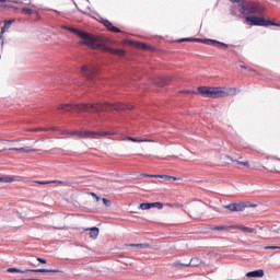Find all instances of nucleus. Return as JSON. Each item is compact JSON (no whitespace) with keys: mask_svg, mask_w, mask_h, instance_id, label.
Listing matches in <instances>:
<instances>
[{"mask_svg":"<svg viewBox=\"0 0 280 280\" xmlns=\"http://www.w3.org/2000/svg\"><path fill=\"white\" fill-rule=\"evenodd\" d=\"M58 110H67L68 113H82V110H93V113H104L112 110H135V105H127L124 103H72L60 104Z\"/></svg>","mask_w":280,"mask_h":280,"instance_id":"1","label":"nucleus"},{"mask_svg":"<svg viewBox=\"0 0 280 280\" xmlns=\"http://www.w3.org/2000/svg\"><path fill=\"white\" fill-rule=\"evenodd\" d=\"M62 30H67L71 32V34H75L82 42H79V45H84L85 47H90V49H104V51H108L109 54H114V56H126V50L119 48H110L100 36L93 35L86 31H82L80 28L62 25Z\"/></svg>","mask_w":280,"mask_h":280,"instance_id":"2","label":"nucleus"},{"mask_svg":"<svg viewBox=\"0 0 280 280\" xmlns=\"http://www.w3.org/2000/svg\"><path fill=\"white\" fill-rule=\"evenodd\" d=\"M231 3H238L241 14H261V5L246 0H230Z\"/></svg>","mask_w":280,"mask_h":280,"instance_id":"3","label":"nucleus"},{"mask_svg":"<svg viewBox=\"0 0 280 280\" xmlns=\"http://www.w3.org/2000/svg\"><path fill=\"white\" fill-rule=\"evenodd\" d=\"M245 21L247 25H256L258 27H270V25H272L273 27H280V24L277 21L268 20L266 18H260L257 15L246 16Z\"/></svg>","mask_w":280,"mask_h":280,"instance_id":"4","label":"nucleus"},{"mask_svg":"<svg viewBox=\"0 0 280 280\" xmlns=\"http://www.w3.org/2000/svg\"><path fill=\"white\" fill-rule=\"evenodd\" d=\"M81 73L86 78L89 84L92 86H100V77H97V68L93 66H83Z\"/></svg>","mask_w":280,"mask_h":280,"instance_id":"5","label":"nucleus"},{"mask_svg":"<svg viewBox=\"0 0 280 280\" xmlns=\"http://www.w3.org/2000/svg\"><path fill=\"white\" fill-rule=\"evenodd\" d=\"M197 93L203 97L219 98L222 95V86H198Z\"/></svg>","mask_w":280,"mask_h":280,"instance_id":"6","label":"nucleus"},{"mask_svg":"<svg viewBox=\"0 0 280 280\" xmlns=\"http://www.w3.org/2000/svg\"><path fill=\"white\" fill-rule=\"evenodd\" d=\"M72 137H81L82 139H97L98 137H108L110 135L109 131H82V130H72L70 132Z\"/></svg>","mask_w":280,"mask_h":280,"instance_id":"7","label":"nucleus"},{"mask_svg":"<svg viewBox=\"0 0 280 280\" xmlns=\"http://www.w3.org/2000/svg\"><path fill=\"white\" fill-rule=\"evenodd\" d=\"M255 207H257V205L250 203L249 201H243V202H238V203H230V205L223 206L224 209H228V211H231L232 213L242 212L248 208L255 209Z\"/></svg>","mask_w":280,"mask_h":280,"instance_id":"8","label":"nucleus"},{"mask_svg":"<svg viewBox=\"0 0 280 280\" xmlns=\"http://www.w3.org/2000/svg\"><path fill=\"white\" fill-rule=\"evenodd\" d=\"M139 209H141L142 211H148V209H163V202H142L140 203Z\"/></svg>","mask_w":280,"mask_h":280,"instance_id":"9","label":"nucleus"},{"mask_svg":"<svg viewBox=\"0 0 280 280\" xmlns=\"http://www.w3.org/2000/svg\"><path fill=\"white\" fill-rule=\"evenodd\" d=\"M200 264H201V261H200V259H198V258H192V259H190L188 262H186V264H183V262H180V261H177L176 262V269L177 270H180V268H189V266L190 267H192V268H196V266H200Z\"/></svg>","mask_w":280,"mask_h":280,"instance_id":"10","label":"nucleus"},{"mask_svg":"<svg viewBox=\"0 0 280 280\" xmlns=\"http://www.w3.org/2000/svg\"><path fill=\"white\" fill-rule=\"evenodd\" d=\"M13 23H14V19H12V20H4V26L1 28V33H0V42H1V47L2 48H3V45L5 43L3 34H5V32H8V30H10V27H12Z\"/></svg>","mask_w":280,"mask_h":280,"instance_id":"11","label":"nucleus"},{"mask_svg":"<svg viewBox=\"0 0 280 280\" xmlns=\"http://www.w3.org/2000/svg\"><path fill=\"white\" fill-rule=\"evenodd\" d=\"M237 93H240V89L237 88H224L221 86V94L219 95V97H229V95H237Z\"/></svg>","mask_w":280,"mask_h":280,"instance_id":"12","label":"nucleus"},{"mask_svg":"<svg viewBox=\"0 0 280 280\" xmlns=\"http://www.w3.org/2000/svg\"><path fill=\"white\" fill-rule=\"evenodd\" d=\"M102 23H103V25H104L105 27L108 28L109 32H114L115 34L121 33V28H119V27L113 25V22L103 19V20H102Z\"/></svg>","mask_w":280,"mask_h":280,"instance_id":"13","label":"nucleus"},{"mask_svg":"<svg viewBox=\"0 0 280 280\" xmlns=\"http://www.w3.org/2000/svg\"><path fill=\"white\" fill-rule=\"evenodd\" d=\"M177 43H203L205 45H207V38L186 37L177 39Z\"/></svg>","mask_w":280,"mask_h":280,"instance_id":"14","label":"nucleus"},{"mask_svg":"<svg viewBox=\"0 0 280 280\" xmlns=\"http://www.w3.org/2000/svg\"><path fill=\"white\" fill-rule=\"evenodd\" d=\"M246 277H248V279H261V277H264V269H258V270H254V271H248L246 273Z\"/></svg>","mask_w":280,"mask_h":280,"instance_id":"15","label":"nucleus"},{"mask_svg":"<svg viewBox=\"0 0 280 280\" xmlns=\"http://www.w3.org/2000/svg\"><path fill=\"white\" fill-rule=\"evenodd\" d=\"M206 45H219V47H223L224 49L229 48L228 44L222 43V42L217 40V39L206 38Z\"/></svg>","mask_w":280,"mask_h":280,"instance_id":"16","label":"nucleus"},{"mask_svg":"<svg viewBox=\"0 0 280 280\" xmlns=\"http://www.w3.org/2000/svg\"><path fill=\"white\" fill-rule=\"evenodd\" d=\"M136 47H138L139 49H144L148 51H154V47L145 44V43H141V42H136L135 43Z\"/></svg>","mask_w":280,"mask_h":280,"instance_id":"17","label":"nucleus"},{"mask_svg":"<svg viewBox=\"0 0 280 280\" xmlns=\"http://www.w3.org/2000/svg\"><path fill=\"white\" fill-rule=\"evenodd\" d=\"M88 231H90V237L92 240H97V237L100 235V228H97V226L90 228V229H88Z\"/></svg>","mask_w":280,"mask_h":280,"instance_id":"18","label":"nucleus"},{"mask_svg":"<svg viewBox=\"0 0 280 280\" xmlns=\"http://www.w3.org/2000/svg\"><path fill=\"white\" fill-rule=\"evenodd\" d=\"M226 229H235V225H217L213 231H226Z\"/></svg>","mask_w":280,"mask_h":280,"instance_id":"19","label":"nucleus"},{"mask_svg":"<svg viewBox=\"0 0 280 280\" xmlns=\"http://www.w3.org/2000/svg\"><path fill=\"white\" fill-rule=\"evenodd\" d=\"M127 246H132L135 248H148L150 246L148 243H132V244H127Z\"/></svg>","mask_w":280,"mask_h":280,"instance_id":"20","label":"nucleus"},{"mask_svg":"<svg viewBox=\"0 0 280 280\" xmlns=\"http://www.w3.org/2000/svg\"><path fill=\"white\" fill-rule=\"evenodd\" d=\"M25 269H19V268H14V267H11V268H8L7 269V272H11V273H14V272H20L21 275H25Z\"/></svg>","mask_w":280,"mask_h":280,"instance_id":"21","label":"nucleus"},{"mask_svg":"<svg viewBox=\"0 0 280 280\" xmlns=\"http://www.w3.org/2000/svg\"><path fill=\"white\" fill-rule=\"evenodd\" d=\"M39 272L40 273H45V272H54V273L60 272V273H62L63 271L60 270V269H39Z\"/></svg>","mask_w":280,"mask_h":280,"instance_id":"22","label":"nucleus"},{"mask_svg":"<svg viewBox=\"0 0 280 280\" xmlns=\"http://www.w3.org/2000/svg\"><path fill=\"white\" fill-rule=\"evenodd\" d=\"M240 229L244 232V233H255V229L253 228H248V226H240Z\"/></svg>","mask_w":280,"mask_h":280,"instance_id":"23","label":"nucleus"},{"mask_svg":"<svg viewBox=\"0 0 280 280\" xmlns=\"http://www.w3.org/2000/svg\"><path fill=\"white\" fill-rule=\"evenodd\" d=\"M142 176L144 178H163V175H152V174H148V173H143Z\"/></svg>","mask_w":280,"mask_h":280,"instance_id":"24","label":"nucleus"},{"mask_svg":"<svg viewBox=\"0 0 280 280\" xmlns=\"http://www.w3.org/2000/svg\"><path fill=\"white\" fill-rule=\"evenodd\" d=\"M226 159L229 161H233L234 163H238V165H245V166L248 165V161L242 162V161L233 160V158H231V156H226Z\"/></svg>","mask_w":280,"mask_h":280,"instance_id":"25","label":"nucleus"},{"mask_svg":"<svg viewBox=\"0 0 280 280\" xmlns=\"http://www.w3.org/2000/svg\"><path fill=\"white\" fill-rule=\"evenodd\" d=\"M127 141H132L133 143H143V141H147V140H141L133 137H127Z\"/></svg>","mask_w":280,"mask_h":280,"instance_id":"26","label":"nucleus"},{"mask_svg":"<svg viewBox=\"0 0 280 280\" xmlns=\"http://www.w3.org/2000/svg\"><path fill=\"white\" fill-rule=\"evenodd\" d=\"M264 248L265 250H280V246H275V245L265 246Z\"/></svg>","mask_w":280,"mask_h":280,"instance_id":"27","label":"nucleus"},{"mask_svg":"<svg viewBox=\"0 0 280 280\" xmlns=\"http://www.w3.org/2000/svg\"><path fill=\"white\" fill-rule=\"evenodd\" d=\"M2 183H14V177H9V176L2 177Z\"/></svg>","mask_w":280,"mask_h":280,"instance_id":"28","label":"nucleus"},{"mask_svg":"<svg viewBox=\"0 0 280 280\" xmlns=\"http://www.w3.org/2000/svg\"><path fill=\"white\" fill-rule=\"evenodd\" d=\"M22 12H25V14H33L34 11L31 8L24 7L22 8Z\"/></svg>","mask_w":280,"mask_h":280,"instance_id":"29","label":"nucleus"},{"mask_svg":"<svg viewBox=\"0 0 280 280\" xmlns=\"http://www.w3.org/2000/svg\"><path fill=\"white\" fill-rule=\"evenodd\" d=\"M102 200L105 207H110V205H113V201H110L109 199L103 198Z\"/></svg>","mask_w":280,"mask_h":280,"instance_id":"30","label":"nucleus"},{"mask_svg":"<svg viewBox=\"0 0 280 280\" xmlns=\"http://www.w3.org/2000/svg\"><path fill=\"white\" fill-rule=\"evenodd\" d=\"M24 275H27V272H36L38 273L39 272V269H24Z\"/></svg>","mask_w":280,"mask_h":280,"instance_id":"31","label":"nucleus"},{"mask_svg":"<svg viewBox=\"0 0 280 280\" xmlns=\"http://www.w3.org/2000/svg\"><path fill=\"white\" fill-rule=\"evenodd\" d=\"M165 82H167L165 79H158L159 86H165Z\"/></svg>","mask_w":280,"mask_h":280,"instance_id":"32","label":"nucleus"},{"mask_svg":"<svg viewBox=\"0 0 280 280\" xmlns=\"http://www.w3.org/2000/svg\"><path fill=\"white\" fill-rule=\"evenodd\" d=\"M162 178H165L166 180H176V176H170V175H163Z\"/></svg>","mask_w":280,"mask_h":280,"instance_id":"33","label":"nucleus"},{"mask_svg":"<svg viewBox=\"0 0 280 280\" xmlns=\"http://www.w3.org/2000/svg\"><path fill=\"white\" fill-rule=\"evenodd\" d=\"M91 196H93V198H95L96 202H100L101 198H100V196H97V194L91 192Z\"/></svg>","mask_w":280,"mask_h":280,"instance_id":"34","label":"nucleus"},{"mask_svg":"<svg viewBox=\"0 0 280 280\" xmlns=\"http://www.w3.org/2000/svg\"><path fill=\"white\" fill-rule=\"evenodd\" d=\"M10 151H25V148H10Z\"/></svg>","mask_w":280,"mask_h":280,"instance_id":"35","label":"nucleus"},{"mask_svg":"<svg viewBox=\"0 0 280 280\" xmlns=\"http://www.w3.org/2000/svg\"><path fill=\"white\" fill-rule=\"evenodd\" d=\"M37 261L39 264H47V260L45 258L37 257Z\"/></svg>","mask_w":280,"mask_h":280,"instance_id":"36","label":"nucleus"},{"mask_svg":"<svg viewBox=\"0 0 280 280\" xmlns=\"http://www.w3.org/2000/svg\"><path fill=\"white\" fill-rule=\"evenodd\" d=\"M11 1V3H18V4H23L25 2H23L22 0H9Z\"/></svg>","mask_w":280,"mask_h":280,"instance_id":"37","label":"nucleus"},{"mask_svg":"<svg viewBox=\"0 0 280 280\" xmlns=\"http://www.w3.org/2000/svg\"><path fill=\"white\" fill-rule=\"evenodd\" d=\"M51 182H37L38 185H49Z\"/></svg>","mask_w":280,"mask_h":280,"instance_id":"38","label":"nucleus"},{"mask_svg":"<svg viewBox=\"0 0 280 280\" xmlns=\"http://www.w3.org/2000/svg\"><path fill=\"white\" fill-rule=\"evenodd\" d=\"M50 183H56L57 185H62V180H52V182H50Z\"/></svg>","mask_w":280,"mask_h":280,"instance_id":"39","label":"nucleus"},{"mask_svg":"<svg viewBox=\"0 0 280 280\" xmlns=\"http://www.w3.org/2000/svg\"><path fill=\"white\" fill-rule=\"evenodd\" d=\"M183 93H191V94H194V93H196V91L187 90V91H184Z\"/></svg>","mask_w":280,"mask_h":280,"instance_id":"40","label":"nucleus"},{"mask_svg":"<svg viewBox=\"0 0 280 280\" xmlns=\"http://www.w3.org/2000/svg\"><path fill=\"white\" fill-rule=\"evenodd\" d=\"M62 135H71V131L65 130V131L62 132Z\"/></svg>","mask_w":280,"mask_h":280,"instance_id":"41","label":"nucleus"},{"mask_svg":"<svg viewBox=\"0 0 280 280\" xmlns=\"http://www.w3.org/2000/svg\"><path fill=\"white\" fill-rule=\"evenodd\" d=\"M5 141H7V142H10V141H14V140L0 139V142H2V143L5 142Z\"/></svg>","mask_w":280,"mask_h":280,"instance_id":"42","label":"nucleus"},{"mask_svg":"<svg viewBox=\"0 0 280 280\" xmlns=\"http://www.w3.org/2000/svg\"><path fill=\"white\" fill-rule=\"evenodd\" d=\"M165 207H175L174 203H165Z\"/></svg>","mask_w":280,"mask_h":280,"instance_id":"43","label":"nucleus"},{"mask_svg":"<svg viewBox=\"0 0 280 280\" xmlns=\"http://www.w3.org/2000/svg\"><path fill=\"white\" fill-rule=\"evenodd\" d=\"M24 280H43V279L27 278V279H24Z\"/></svg>","mask_w":280,"mask_h":280,"instance_id":"44","label":"nucleus"},{"mask_svg":"<svg viewBox=\"0 0 280 280\" xmlns=\"http://www.w3.org/2000/svg\"><path fill=\"white\" fill-rule=\"evenodd\" d=\"M176 207H177V209H183V205H180V203H177Z\"/></svg>","mask_w":280,"mask_h":280,"instance_id":"45","label":"nucleus"},{"mask_svg":"<svg viewBox=\"0 0 280 280\" xmlns=\"http://www.w3.org/2000/svg\"><path fill=\"white\" fill-rule=\"evenodd\" d=\"M0 152H8V149L3 148V149L0 150Z\"/></svg>","mask_w":280,"mask_h":280,"instance_id":"46","label":"nucleus"},{"mask_svg":"<svg viewBox=\"0 0 280 280\" xmlns=\"http://www.w3.org/2000/svg\"><path fill=\"white\" fill-rule=\"evenodd\" d=\"M241 69H248V67L241 65Z\"/></svg>","mask_w":280,"mask_h":280,"instance_id":"47","label":"nucleus"},{"mask_svg":"<svg viewBox=\"0 0 280 280\" xmlns=\"http://www.w3.org/2000/svg\"><path fill=\"white\" fill-rule=\"evenodd\" d=\"M7 1H10V0H0V3H7Z\"/></svg>","mask_w":280,"mask_h":280,"instance_id":"48","label":"nucleus"},{"mask_svg":"<svg viewBox=\"0 0 280 280\" xmlns=\"http://www.w3.org/2000/svg\"><path fill=\"white\" fill-rule=\"evenodd\" d=\"M39 130H43V129H33V132H38Z\"/></svg>","mask_w":280,"mask_h":280,"instance_id":"49","label":"nucleus"},{"mask_svg":"<svg viewBox=\"0 0 280 280\" xmlns=\"http://www.w3.org/2000/svg\"><path fill=\"white\" fill-rule=\"evenodd\" d=\"M31 4V2H26V3H24V5H30Z\"/></svg>","mask_w":280,"mask_h":280,"instance_id":"50","label":"nucleus"},{"mask_svg":"<svg viewBox=\"0 0 280 280\" xmlns=\"http://www.w3.org/2000/svg\"><path fill=\"white\" fill-rule=\"evenodd\" d=\"M2 180H3V177H0V183H2Z\"/></svg>","mask_w":280,"mask_h":280,"instance_id":"51","label":"nucleus"},{"mask_svg":"<svg viewBox=\"0 0 280 280\" xmlns=\"http://www.w3.org/2000/svg\"><path fill=\"white\" fill-rule=\"evenodd\" d=\"M271 172H279V171H277V170H271Z\"/></svg>","mask_w":280,"mask_h":280,"instance_id":"52","label":"nucleus"},{"mask_svg":"<svg viewBox=\"0 0 280 280\" xmlns=\"http://www.w3.org/2000/svg\"><path fill=\"white\" fill-rule=\"evenodd\" d=\"M248 71H253V69H249Z\"/></svg>","mask_w":280,"mask_h":280,"instance_id":"53","label":"nucleus"},{"mask_svg":"<svg viewBox=\"0 0 280 280\" xmlns=\"http://www.w3.org/2000/svg\"><path fill=\"white\" fill-rule=\"evenodd\" d=\"M279 161H280V159H279Z\"/></svg>","mask_w":280,"mask_h":280,"instance_id":"54","label":"nucleus"}]
</instances>
